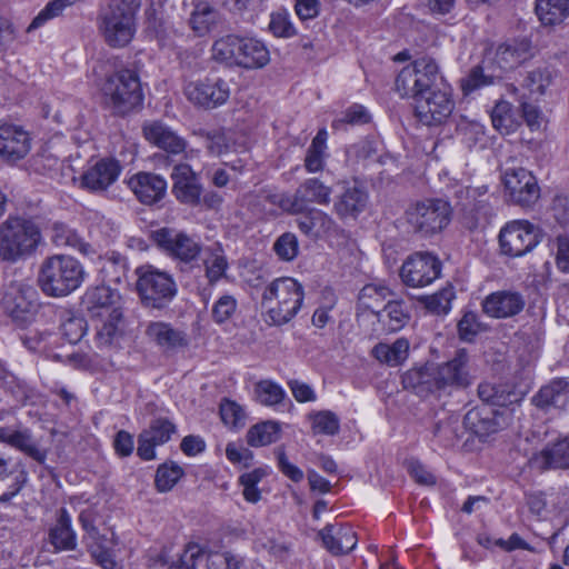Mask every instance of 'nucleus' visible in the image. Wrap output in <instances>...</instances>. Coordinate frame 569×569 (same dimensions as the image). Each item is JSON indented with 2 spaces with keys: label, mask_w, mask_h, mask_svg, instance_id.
I'll list each match as a JSON object with an SVG mask.
<instances>
[{
  "label": "nucleus",
  "mask_w": 569,
  "mask_h": 569,
  "mask_svg": "<svg viewBox=\"0 0 569 569\" xmlns=\"http://www.w3.org/2000/svg\"><path fill=\"white\" fill-rule=\"evenodd\" d=\"M481 330V323L475 312H466L458 322L459 337L465 341H472Z\"/></svg>",
  "instance_id": "774afa93"
},
{
  "label": "nucleus",
  "mask_w": 569,
  "mask_h": 569,
  "mask_svg": "<svg viewBox=\"0 0 569 569\" xmlns=\"http://www.w3.org/2000/svg\"><path fill=\"white\" fill-rule=\"evenodd\" d=\"M152 239L161 251L182 264H192L202 250L201 243L194 237L173 228L154 230Z\"/></svg>",
  "instance_id": "9b49d317"
},
{
  "label": "nucleus",
  "mask_w": 569,
  "mask_h": 569,
  "mask_svg": "<svg viewBox=\"0 0 569 569\" xmlns=\"http://www.w3.org/2000/svg\"><path fill=\"white\" fill-rule=\"evenodd\" d=\"M491 122L493 128L501 134H509L518 127V122L512 114L511 104L507 101H499L493 107Z\"/></svg>",
  "instance_id": "09e8293b"
},
{
  "label": "nucleus",
  "mask_w": 569,
  "mask_h": 569,
  "mask_svg": "<svg viewBox=\"0 0 569 569\" xmlns=\"http://www.w3.org/2000/svg\"><path fill=\"white\" fill-rule=\"evenodd\" d=\"M368 194L357 183L347 184L343 192L337 197L333 203V211L340 219H356L367 206Z\"/></svg>",
  "instance_id": "c756f323"
},
{
  "label": "nucleus",
  "mask_w": 569,
  "mask_h": 569,
  "mask_svg": "<svg viewBox=\"0 0 569 569\" xmlns=\"http://www.w3.org/2000/svg\"><path fill=\"white\" fill-rule=\"evenodd\" d=\"M0 442L14 448L39 465L47 460L48 449L41 446L40 440L27 427H0Z\"/></svg>",
  "instance_id": "dca6fc26"
},
{
  "label": "nucleus",
  "mask_w": 569,
  "mask_h": 569,
  "mask_svg": "<svg viewBox=\"0 0 569 569\" xmlns=\"http://www.w3.org/2000/svg\"><path fill=\"white\" fill-rule=\"evenodd\" d=\"M299 230L306 236L318 238L336 230L335 220L325 211L317 208H307L296 213Z\"/></svg>",
  "instance_id": "473e14b6"
},
{
  "label": "nucleus",
  "mask_w": 569,
  "mask_h": 569,
  "mask_svg": "<svg viewBox=\"0 0 569 569\" xmlns=\"http://www.w3.org/2000/svg\"><path fill=\"white\" fill-rule=\"evenodd\" d=\"M40 239V231L33 222L9 218L0 226V257L6 261H17L31 254Z\"/></svg>",
  "instance_id": "39448f33"
},
{
  "label": "nucleus",
  "mask_w": 569,
  "mask_h": 569,
  "mask_svg": "<svg viewBox=\"0 0 569 569\" xmlns=\"http://www.w3.org/2000/svg\"><path fill=\"white\" fill-rule=\"evenodd\" d=\"M453 298V288L451 286H447L431 296L421 297L420 301L430 312L441 315L447 313L450 310Z\"/></svg>",
  "instance_id": "603ef678"
},
{
  "label": "nucleus",
  "mask_w": 569,
  "mask_h": 569,
  "mask_svg": "<svg viewBox=\"0 0 569 569\" xmlns=\"http://www.w3.org/2000/svg\"><path fill=\"white\" fill-rule=\"evenodd\" d=\"M269 30L279 38H291L297 31L286 10L272 12L270 16Z\"/></svg>",
  "instance_id": "052dcab7"
},
{
  "label": "nucleus",
  "mask_w": 569,
  "mask_h": 569,
  "mask_svg": "<svg viewBox=\"0 0 569 569\" xmlns=\"http://www.w3.org/2000/svg\"><path fill=\"white\" fill-rule=\"evenodd\" d=\"M142 131L150 143L164 150L169 156L182 154L186 151V140L160 121L144 123Z\"/></svg>",
  "instance_id": "bb28decb"
},
{
  "label": "nucleus",
  "mask_w": 569,
  "mask_h": 569,
  "mask_svg": "<svg viewBox=\"0 0 569 569\" xmlns=\"http://www.w3.org/2000/svg\"><path fill=\"white\" fill-rule=\"evenodd\" d=\"M220 417L223 423L231 428L244 426L246 412L236 401L224 399L220 405Z\"/></svg>",
  "instance_id": "680f3d73"
},
{
  "label": "nucleus",
  "mask_w": 569,
  "mask_h": 569,
  "mask_svg": "<svg viewBox=\"0 0 569 569\" xmlns=\"http://www.w3.org/2000/svg\"><path fill=\"white\" fill-rule=\"evenodd\" d=\"M173 181L172 193L178 201L189 206H198L202 192L197 174L187 163L173 166L171 173Z\"/></svg>",
  "instance_id": "4be33fe9"
},
{
  "label": "nucleus",
  "mask_w": 569,
  "mask_h": 569,
  "mask_svg": "<svg viewBox=\"0 0 569 569\" xmlns=\"http://www.w3.org/2000/svg\"><path fill=\"white\" fill-rule=\"evenodd\" d=\"M121 172L120 163L114 159H101L87 169L81 177V187L93 192L107 190Z\"/></svg>",
  "instance_id": "a878e982"
},
{
  "label": "nucleus",
  "mask_w": 569,
  "mask_h": 569,
  "mask_svg": "<svg viewBox=\"0 0 569 569\" xmlns=\"http://www.w3.org/2000/svg\"><path fill=\"white\" fill-rule=\"evenodd\" d=\"M536 13L545 26L559 24L569 17V0H536Z\"/></svg>",
  "instance_id": "ea45409f"
},
{
  "label": "nucleus",
  "mask_w": 569,
  "mask_h": 569,
  "mask_svg": "<svg viewBox=\"0 0 569 569\" xmlns=\"http://www.w3.org/2000/svg\"><path fill=\"white\" fill-rule=\"evenodd\" d=\"M415 114L425 126L441 124L453 110L451 94L446 89H436L413 99Z\"/></svg>",
  "instance_id": "4468645a"
},
{
  "label": "nucleus",
  "mask_w": 569,
  "mask_h": 569,
  "mask_svg": "<svg viewBox=\"0 0 569 569\" xmlns=\"http://www.w3.org/2000/svg\"><path fill=\"white\" fill-rule=\"evenodd\" d=\"M551 252L555 256L557 268L569 273V236L561 233L550 241Z\"/></svg>",
  "instance_id": "0e129e2a"
},
{
  "label": "nucleus",
  "mask_w": 569,
  "mask_h": 569,
  "mask_svg": "<svg viewBox=\"0 0 569 569\" xmlns=\"http://www.w3.org/2000/svg\"><path fill=\"white\" fill-rule=\"evenodd\" d=\"M218 13L207 3L198 4L190 17V27L198 37L206 36L216 24Z\"/></svg>",
  "instance_id": "a18cd8bd"
},
{
  "label": "nucleus",
  "mask_w": 569,
  "mask_h": 569,
  "mask_svg": "<svg viewBox=\"0 0 569 569\" xmlns=\"http://www.w3.org/2000/svg\"><path fill=\"white\" fill-rule=\"evenodd\" d=\"M331 187L318 178L306 179L292 194L293 213L311 208L310 204L328 206L331 201Z\"/></svg>",
  "instance_id": "393cba45"
},
{
  "label": "nucleus",
  "mask_w": 569,
  "mask_h": 569,
  "mask_svg": "<svg viewBox=\"0 0 569 569\" xmlns=\"http://www.w3.org/2000/svg\"><path fill=\"white\" fill-rule=\"evenodd\" d=\"M280 437V426L274 421H264L252 426L247 432V442L251 447H262L276 442Z\"/></svg>",
  "instance_id": "37998d69"
},
{
  "label": "nucleus",
  "mask_w": 569,
  "mask_h": 569,
  "mask_svg": "<svg viewBox=\"0 0 569 569\" xmlns=\"http://www.w3.org/2000/svg\"><path fill=\"white\" fill-rule=\"evenodd\" d=\"M257 198L261 204L266 206L268 203L271 206L268 209L270 212L273 211V208H280L286 212L293 213L292 196L263 188L258 191Z\"/></svg>",
  "instance_id": "6e6d98bb"
},
{
  "label": "nucleus",
  "mask_w": 569,
  "mask_h": 569,
  "mask_svg": "<svg viewBox=\"0 0 569 569\" xmlns=\"http://www.w3.org/2000/svg\"><path fill=\"white\" fill-rule=\"evenodd\" d=\"M246 37L227 34L217 39L212 44V58L228 66L240 67V56Z\"/></svg>",
  "instance_id": "e433bc0d"
},
{
  "label": "nucleus",
  "mask_w": 569,
  "mask_h": 569,
  "mask_svg": "<svg viewBox=\"0 0 569 569\" xmlns=\"http://www.w3.org/2000/svg\"><path fill=\"white\" fill-rule=\"evenodd\" d=\"M308 418L311 421L313 435L335 436L339 431L340 420L338 416L330 410L311 412Z\"/></svg>",
  "instance_id": "de8ad7c7"
},
{
  "label": "nucleus",
  "mask_w": 569,
  "mask_h": 569,
  "mask_svg": "<svg viewBox=\"0 0 569 569\" xmlns=\"http://www.w3.org/2000/svg\"><path fill=\"white\" fill-rule=\"evenodd\" d=\"M84 279L82 264L68 254H52L42 260L37 283L48 297L61 298L77 290Z\"/></svg>",
  "instance_id": "f03ea898"
},
{
  "label": "nucleus",
  "mask_w": 569,
  "mask_h": 569,
  "mask_svg": "<svg viewBox=\"0 0 569 569\" xmlns=\"http://www.w3.org/2000/svg\"><path fill=\"white\" fill-rule=\"evenodd\" d=\"M136 274L138 293L148 308H164L177 295V284L166 271L146 264L137 268Z\"/></svg>",
  "instance_id": "6e6552de"
},
{
  "label": "nucleus",
  "mask_w": 569,
  "mask_h": 569,
  "mask_svg": "<svg viewBox=\"0 0 569 569\" xmlns=\"http://www.w3.org/2000/svg\"><path fill=\"white\" fill-rule=\"evenodd\" d=\"M99 519V511L94 507H88L80 512L79 523L82 530L86 532L83 539H89L92 542L99 541L106 537L104 535L100 533L97 527V522Z\"/></svg>",
  "instance_id": "13d9d810"
},
{
  "label": "nucleus",
  "mask_w": 569,
  "mask_h": 569,
  "mask_svg": "<svg viewBox=\"0 0 569 569\" xmlns=\"http://www.w3.org/2000/svg\"><path fill=\"white\" fill-rule=\"evenodd\" d=\"M237 300L231 295L221 296L212 306L211 317L216 323H224L237 310Z\"/></svg>",
  "instance_id": "69168bd1"
},
{
  "label": "nucleus",
  "mask_w": 569,
  "mask_h": 569,
  "mask_svg": "<svg viewBox=\"0 0 569 569\" xmlns=\"http://www.w3.org/2000/svg\"><path fill=\"white\" fill-rule=\"evenodd\" d=\"M491 413L486 409L470 410L465 417V423L478 436L490 435L498 429V423L491 417Z\"/></svg>",
  "instance_id": "c03bdc74"
},
{
  "label": "nucleus",
  "mask_w": 569,
  "mask_h": 569,
  "mask_svg": "<svg viewBox=\"0 0 569 569\" xmlns=\"http://www.w3.org/2000/svg\"><path fill=\"white\" fill-rule=\"evenodd\" d=\"M503 183L511 202L522 208L533 206L540 198V188L536 177L525 168L506 170Z\"/></svg>",
  "instance_id": "2eb2a0df"
},
{
  "label": "nucleus",
  "mask_w": 569,
  "mask_h": 569,
  "mask_svg": "<svg viewBox=\"0 0 569 569\" xmlns=\"http://www.w3.org/2000/svg\"><path fill=\"white\" fill-rule=\"evenodd\" d=\"M325 548L333 556L352 551L357 546V535L349 525H327L319 531Z\"/></svg>",
  "instance_id": "c85d7f7f"
},
{
  "label": "nucleus",
  "mask_w": 569,
  "mask_h": 569,
  "mask_svg": "<svg viewBox=\"0 0 569 569\" xmlns=\"http://www.w3.org/2000/svg\"><path fill=\"white\" fill-rule=\"evenodd\" d=\"M100 31L104 41L112 48H123L136 33V19L123 13L107 11L100 17Z\"/></svg>",
  "instance_id": "f3484780"
},
{
  "label": "nucleus",
  "mask_w": 569,
  "mask_h": 569,
  "mask_svg": "<svg viewBox=\"0 0 569 569\" xmlns=\"http://www.w3.org/2000/svg\"><path fill=\"white\" fill-rule=\"evenodd\" d=\"M104 102L117 114H126L142 102L138 74L129 69L118 70L106 78L101 88Z\"/></svg>",
  "instance_id": "423d86ee"
},
{
  "label": "nucleus",
  "mask_w": 569,
  "mask_h": 569,
  "mask_svg": "<svg viewBox=\"0 0 569 569\" xmlns=\"http://www.w3.org/2000/svg\"><path fill=\"white\" fill-rule=\"evenodd\" d=\"M254 392L263 406H276L282 402L286 392L282 387L271 380H262L256 385Z\"/></svg>",
  "instance_id": "864d4df0"
},
{
  "label": "nucleus",
  "mask_w": 569,
  "mask_h": 569,
  "mask_svg": "<svg viewBox=\"0 0 569 569\" xmlns=\"http://www.w3.org/2000/svg\"><path fill=\"white\" fill-rule=\"evenodd\" d=\"M441 273V262L430 252H416L409 256L400 269L402 282L412 288L430 284Z\"/></svg>",
  "instance_id": "f8f14e48"
},
{
  "label": "nucleus",
  "mask_w": 569,
  "mask_h": 569,
  "mask_svg": "<svg viewBox=\"0 0 569 569\" xmlns=\"http://www.w3.org/2000/svg\"><path fill=\"white\" fill-rule=\"evenodd\" d=\"M176 432V426L167 418H158L151 421L138 438L137 455L142 460L156 459L154 448L168 442Z\"/></svg>",
  "instance_id": "aec40b11"
},
{
  "label": "nucleus",
  "mask_w": 569,
  "mask_h": 569,
  "mask_svg": "<svg viewBox=\"0 0 569 569\" xmlns=\"http://www.w3.org/2000/svg\"><path fill=\"white\" fill-rule=\"evenodd\" d=\"M77 0H52L50 1L32 20L29 24L27 31L30 32L34 29L40 28L49 20L59 17L63 10L71 4H73Z\"/></svg>",
  "instance_id": "4d7b16f0"
},
{
  "label": "nucleus",
  "mask_w": 569,
  "mask_h": 569,
  "mask_svg": "<svg viewBox=\"0 0 569 569\" xmlns=\"http://www.w3.org/2000/svg\"><path fill=\"white\" fill-rule=\"evenodd\" d=\"M409 352V341L405 338L397 339L392 345L378 343L372 355L381 362L390 366H398L405 361Z\"/></svg>",
  "instance_id": "a19ab883"
},
{
  "label": "nucleus",
  "mask_w": 569,
  "mask_h": 569,
  "mask_svg": "<svg viewBox=\"0 0 569 569\" xmlns=\"http://www.w3.org/2000/svg\"><path fill=\"white\" fill-rule=\"evenodd\" d=\"M107 538L87 545L88 552L102 569H116L117 562L113 552L106 546Z\"/></svg>",
  "instance_id": "bf43d9fd"
},
{
  "label": "nucleus",
  "mask_w": 569,
  "mask_h": 569,
  "mask_svg": "<svg viewBox=\"0 0 569 569\" xmlns=\"http://www.w3.org/2000/svg\"><path fill=\"white\" fill-rule=\"evenodd\" d=\"M471 381L466 349L458 350L451 360L442 365L411 369L402 378L405 388L412 389L421 397L449 388H466Z\"/></svg>",
  "instance_id": "f257e3e1"
},
{
  "label": "nucleus",
  "mask_w": 569,
  "mask_h": 569,
  "mask_svg": "<svg viewBox=\"0 0 569 569\" xmlns=\"http://www.w3.org/2000/svg\"><path fill=\"white\" fill-rule=\"evenodd\" d=\"M183 470L178 465H162L156 473V487L159 491L166 492L173 488L182 477Z\"/></svg>",
  "instance_id": "e2e57ef3"
},
{
  "label": "nucleus",
  "mask_w": 569,
  "mask_h": 569,
  "mask_svg": "<svg viewBox=\"0 0 569 569\" xmlns=\"http://www.w3.org/2000/svg\"><path fill=\"white\" fill-rule=\"evenodd\" d=\"M120 295L107 286L89 289L83 298V305L92 317L103 319L96 335L99 348L113 346L121 335L122 311L119 305Z\"/></svg>",
  "instance_id": "7ed1b4c3"
},
{
  "label": "nucleus",
  "mask_w": 569,
  "mask_h": 569,
  "mask_svg": "<svg viewBox=\"0 0 569 569\" xmlns=\"http://www.w3.org/2000/svg\"><path fill=\"white\" fill-rule=\"evenodd\" d=\"M27 482V472L0 457V501H8L19 493Z\"/></svg>",
  "instance_id": "f704fd0d"
},
{
  "label": "nucleus",
  "mask_w": 569,
  "mask_h": 569,
  "mask_svg": "<svg viewBox=\"0 0 569 569\" xmlns=\"http://www.w3.org/2000/svg\"><path fill=\"white\" fill-rule=\"evenodd\" d=\"M439 66L433 58L425 56L403 67L396 78V90L402 98L416 99L439 89Z\"/></svg>",
  "instance_id": "0eeeda50"
},
{
  "label": "nucleus",
  "mask_w": 569,
  "mask_h": 569,
  "mask_svg": "<svg viewBox=\"0 0 569 569\" xmlns=\"http://www.w3.org/2000/svg\"><path fill=\"white\" fill-rule=\"evenodd\" d=\"M406 220L416 233L431 237L449 224L451 208L445 200L428 199L410 206L406 210Z\"/></svg>",
  "instance_id": "1a4fd4ad"
},
{
  "label": "nucleus",
  "mask_w": 569,
  "mask_h": 569,
  "mask_svg": "<svg viewBox=\"0 0 569 569\" xmlns=\"http://www.w3.org/2000/svg\"><path fill=\"white\" fill-rule=\"evenodd\" d=\"M533 56L531 41L527 37L510 39L501 43L495 54V62L502 70H511Z\"/></svg>",
  "instance_id": "cd10ccee"
},
{
  "label": "nucleus",
  "mask_w": 569,
  "mask_h": 569,
  "mask_svg": "<svg viewBox=\"0 0 569 569\" xmlns=\"http://www.w3.org/2000/svg\"><path fill=\"white\" fill-rule=\"evenodd\" d=\"M49 541L56 550H74L77 548V535L72 528L71 517L62 508L54 526L49 531Z\"/></svg>",
  "instance_id": "c9c22d12"
},
{
  "label": "nucleus",
  "mask_w": 569,
  "mask_h": 569,
  "mask_svg": "<svg viewBox=\"0 0 569 569\" xmlns=\"http://www.w3.org/2000/svg\"><path fill=\"white\" fill-rule=\"evenodd\" d=\"M240 56V68L260 69L270 61V52L266 44L252 37H246Z\"/></svg>",
  "instance_id": "58836bf2"
},
{
  "label": "nucleus",
  "mask_w": 569,
  "mask_h": 569,
  "mask_svg": "<svg viewBox=\"0 0 569 569\" xmlns=\"http://www.w3.org/2000/svg\"><path fill=\"white\" fill-rule=\"evenodd\" d=\"M230 93V83L213 74L187 80L183 84L186 99L194 107L203 109H213L224 104Z\"/></svg>",
  "instance_id": "9d476101"
},
{
  "label": "nucleus",
  "mask_w": 569,
  "mask_h": 569,
  "mask_svg": "<svg viewBox=\"0 0 569 569\" xmlns=\"http://www.w3.org/2000/svg\"><path fill=\"white\" fill-rule=\"evenodd\" d=\"M538 233L527 220H515L500 231L499 243L503 254L521 257L538 244Z\"/></svg>",
  "instance_id": "ddd939ff"
},
{
  "label": "nucleus",
  "mask_w": 569,
  "mask_h": 569,
  "mask_svg": "<svg viewBox=\"0 0 569 569\" xmlns=\"http://www.w3.org/2000/svg\"><path fill=\"white\" fill-rule=\"evenodd\" d=\"M31 148L29 133L20 126L0 124V157L8 162H17L24 158Z\"/></svg>",
  "instance_id": "6ab92c4d"
},
{
  "label": "nucleus",
  "mask_w": 569,
  "mask_h": 569,
  "mask_svg": "<svg viewBox=\"0 0 569 569\" xmlns=\"http://www.w3.org/2000/svg\"><path fill=\"white\" fill-rule=\"evenodd\" d=\"M393 296L391 290L383 284H367L359 293V303L363 309L370 310L372 313L379 311L377 308L388 297Z\"/></svg>",
  "instance_id": "3c124183"
},
{
  "label": "nucleus",
  "mask_w": 569,
  "mask_h": 569,
  "mask_svg": "<svg viewBox=\"0 0 569 569\" xmlns=\"http://www.w3.org/2000/svg\"><path fill=\"white\" fill-rule=\"evenodd\" d=\"M552 81V73L547 68H538L529 71L523 79L522 86L531 96H542Z\"/></svg>",
  "instance_id": "5fc2aeb1"
},
{
  "label": "nucleus",
  "mask_w": 569,
  "mask_h": 569,
  "mask_svg": "<svg viewBox=\"0 0 569 569\" xmlns=\"http://www.w3.org/2000/svg\"><path fill=\"white\" fill-rule=\"evenodd\" d=\"M461 193H465L467 200L463 203L466 226L469 229H475L479 224L486 223L492 213L487 187H467Z\"/></svg>",
  "instance_id": "b1692460"
},
{
  "label": "nucleus",
  "mask_w": 569,
  "mask_h": 569,
  "mask_svg": "<svg viewBox=\"0 0 569 569\" xmlns=\"http://www.w3.org/2000/svg\"><path fill=\"white\" fill-rule=\"evenodd\" d=\"M206 560L208 569H239L240 559L230 552L206 553L198 545L189 543L180 557V566L173 569H197L199 561Z\"/></svg>",
  "instance_id": "a211bd4d"
},
{
  "label": "nucleus",
  "mask_w": 569,
  "mask_h": 569,
  "mask_svg": "<svg viewBox=\"0 0 569 569\" xmlns=\"http://www.w3.org/2000/svg\"><path fill=\"white\" fill-rule=\"evenodd\" d=\"M532 403L546 411L550 408L569 411V381L565 379L551 381L532 398Z\"/></svg>",
  "instance_id": "2f4dec72"
},
{
  "label": "nucleus",
  "mask_w": 569,
  "mask_h": 569,
  "mask_svg": "<svg viewBox=\"0 0 569 569\" xmlns=\"http://www.w3.org/2000/svg\"><path fill=\"white\" fill-rule=\"evenodd\" d=\"M128 188L137 200L146 206L161 201L167 193V181L159 174L138 172L127 180Z\"/></svg>",
  "instance_id": "412c9836"
},
{
  "label": "nucleus",
  "mask_w": 569,
  "mask_h": 569,
  "mask_svg": "<svg viewBox=\"0 0 569 569\" xmlns=\"http://www.w3.org/2000/svg\"><path fill=\"white\" fill-rule=\"evenodd\" d=\"M378 321L389 332L402 329L410 319V313L400 300H389L381 310L375 311Z\"/></svg>",
  "instance_id": "4c0bfd02"
},
{
  "label": "nucleus",
  "mask_w": 569,
  "mask_h": 569,
  "mask_svg": "<svg viewBox=\"0 0 569 569\" xmlns=\"http://www.w3.org/2000/svg\"><path fill=\"white\" fill-rule=\"evenodd\" d=\"M204 273L209 286H214L226 276L229 267L227 257L221 247L210 248L203 259Z\"/></svg>",
  "instance_id": "79ce46f5"
},
{
  "label": "nucleus",
  "mask_w": 569,
  "mask_h": 569,
  "mask_svg": "<svg viewBox=\"0 0 569 569\" xmlns=\"http://www.w3.org/2000/svg\"><path fill=\"white\" fill-rule=\"evenodd\" d=\"M525 299L521 293L511 290H501L490 293L482 301L483 312L496 319L510 318L525 308Z\"/></svg>",
  "instance_id": "5701e85b"
},
{
  "label": "nucleus",
  "mask_w": 569,
  "mask_h": 569,
  "mask_svg": "<svg viewBox=\"0 0 569 569\" xmlns=\"http://www.w3.org/2000/svg\"><path fill=\"white\" fill-rule=\"evenodd\" d=\"M146 335L164 350L188 346V338L183 331L174 329L171 325L162 321L150 322L146 329Z\"/></svg>",
  "instance_id": "72a5a7b5"
},
{
  "label": "nucleus",
  "mask_w": 569,
  "mask_h": 569,
  "mask_svg": "<svg viewBox=\"0 0 569 569\" xmlns=\"http://www.w3.org/2000/svg\"><path fill=\"white\" fill-rule=\"evenodd\" d=\"M277 256L284 261L293 260L299 251L297 237L291 232L281 234L273 244Z\"/></svg>",
  "instance_id": "338daca9"
},
{
  "label": "nucleus",
  "mask_w": 569,
  "mask_h": 569,
  "mask_svg": "<svg viewBox=\"0 0 569 569\" xmlns=\"http://www.w3.org/2000/svg\"><path fill=\"white\" fill-rule=\"evenodd\" d=\"M51 239L57 247H69L82 253H88L90 249V246L83 242L76 231L63 223L53 224Z\"/></svg>",
  "instance_id": "49530a36"
},
{
  "label": "nucleus",
  "mask_w": 569,
  "mask_h": 569,
  "mask_svg": "<svg viewBox=\"0 0 569 569\" xmlns=\"http://www.w3.org/2000/svg\"><path fill=\"white\" fill-rule=\"evenodd\" d=\"M303 297V288L297 280L278 278L266 287L261 305L270 323L281 326L295 318L302 306Z\"/></svg>",
  "instance_id": "20e7f679"
},
{
  "label": "nucleus",
  "mask_w": 569,
  "mask_h": 569,
  "mask_svg": "<svg viewBox=\"0 0 569 569\" xmlns=\"http://www.w3.org/2000/svg\"><path fill=\"white\" fill-rule=\"evenodd\" d=\"M60 331L62 338L69 343L79 342L87 331V322L82 317L69 311L61 316Z\"/></svg>",
  "instance_id": "8fccbe9b"
},
{
  "label": "nucleus",
  "mask_w": 569,
  "mask_h": 569,
  "mask_svg": "<svg viewBox=\"0 0 569 569\" xmlns=\"http://www.w3.org/2000/svg\"><path fill=\"white\" fill-rule=\"evenodd\" d=\"M531 462L541 470L569 469V437L547 445L532 457Z\"/></svg>",
  "instance_id": "7c9ffc66"
}]
</instances>
